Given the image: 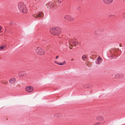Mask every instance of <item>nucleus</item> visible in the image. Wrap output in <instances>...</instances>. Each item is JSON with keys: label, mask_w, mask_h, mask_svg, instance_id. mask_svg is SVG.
Wrapping results in <instances>:
<instances>
[{"label": "nucleus", "mask_w": 125, "mask_h": 125, "mask_svg": "<svg viewBox=\"0 0 125 125\" xmlns=\"http://www.w3.org/2000/svg\"><path fill=\"white\" fill-rule=\"evenodd\" d=\"M66 63V62L65 61H64V62H63V63L64 64H65Z\"/></svg>", "instance_id": "nucleus-25"}, {"label": "nucleus", "mask_w": 125, "mask_h": 125, "mask_svg": "<svg viewBox=\"0 0 125 125\" xmlns=\"http://www.w3.org/2000/svg\"><path fill=\"white\" fill-rule=\"evenodd\" d=\"M43 16V13L41 11H40L38 14H33V17L36 19H37L38 17L42 18Z\"/></svg>", "instance_id": "nucleus-4"}, {"label": "nucleus", "mask_w": 125, "mask_h": 125, "mask_svg": "<svg viewBox=\"0 0 125 125\" xmlns=\"http://www.w3.org/2000/svg\"><path fill=\"white\" fill-rule=\"evenodd\" d=\"M58 58V56H57L56 57V59H57Z\"/></svg>", "instance_id": "nucleus-30"}, {"label": "nucleus", "mask_w": 125, "mask_h": 125, "mask_svg": "<svg viewBox=\"0 0 125 125\" xmlns=\"http://www.w3.org/2000/svg\"><path fill=\"white\" fill-rule=\"evenodd\" d=\"M46 5L50 9L54 7V3L53 2H49L47 3Z\"/></svg>", "instance_id": "nucleus-7"}, {"label": "nucleus", "mask_w": 125, "mask_h": 125, "mask_svg": "<svg viewBox=\"0 0 125 125\" xmlns=\"http://www.w3.org/2000/svg\"><path fill=\"white\" fill-rule=\"evenodd\" d=\"M34 90L33 87L31 86H27L25 87V90L27 92H32Z\"/></svg>", "instance_id": "nucleus-6"}, {"label": "nucleus", "mask_w": 125, "mask_h": 125, "mask_svg": "<svg viewBox=\"0 0 125 125\" xmlns=\"http://www.w3.org/2000/svg\"><path fill=\"white\" fill-rule=\"evenodd\" d=\"M5 31H8V30H7V28H5Z\"/></svg>", "instance_id": "nucleus-28"}, {"label": "nucleus", "mask_w": 125, "mask_h": 125, "mask_svg": "<svg viewBox=\"0 0 125 125\" xmlns=\"http://www.w3.org/2000/svg\"><path fill=\"white\" fill-rule=\"evenodd\" d=\"M16 80L15 78H13L9 80V82L11 84H13L14 83L16 82Z\"/></svg>", "instance_id": "nucleus-14"}, {"label": "nucleus", "mask_w": 125, "mask_h": 125, "mask_svg": "<svg viewBox=\"0 0 125 125\" xmlns=\"http://www.w3.org/2000/svg\"><path fill=\"white\" fill-rule=\"evenodd\" d=\"M9 24L11 26H14V24H15V23L12 21H10V22Z\"/></svg>", "instance_id": "nucleus-18"}, {"label": "nucleus", "mask_w": 125, "mask_h": 125, "mask_svg": "<svg viewBox=\"0 0 125 125\" xmlns=\"http://www.w3.org/2000/svg\"><path fill=\"white\" fill-rule=\"evenodd\" d=\"M59 65H64V64H63V63H59Z\"/></svg>", "instance_id": "nucleus-26"}, {"label": "nucleus", "mask_w": 125, "mask_h": 125, "mask_svg": "<svg viewBox=\"0 0 125 125\" xmlns=\"http://www.w3.org/2000/svg\"><path fill=\"white\" fill-rule=\"evenodd\" d=\"M6 47V45H3L2 46H0V51L4 49H5Z\"/></svg>", "instance_id": "nucleus-16"}, {"label": "nucleus", "mask_w": 125, "mask_h": 125, "mask_svg": "<svg viewBox=\"0 0 125 125\" xmlns=\"http://www.w3.org/2000/svg\"><path fill=\"white\" fill-rule=\"evenodd\" d=\"M18 7L19 10L22 12L26 13L27 12V10L25 5L22 2L19 3Z\"/></svg>", "instance_id": "nucleus-1"}, {"label": "nucleus", "mask_w": 125, "mask_h": 125, "mask_svg": "<svg viewBox=\"0 0 125 125\" xmlns=\"http://www.w3.org/2000/svg\"><path fill=\"white\" fill-rule=\"evenodd\" d=\"M65 19L70 21H73L74 19V18L73 17L68 15H65L64 17Z\"/></svg>", "instance_id": "nucleus-8"}, {"label": "nucleus", "mask_w": 125, "mask_h": 125, "mask_svg": "<svg viewBox=\"0 0 125 125\" xmlns=\"http://www.w3.org/2000/svg\"><path fill=\"white\" fill-rule=\"evenodd\" d=\"M51 33L54 35H58L60 33L58 32H51Z\"/></svg>", "instance_id": "nucleus-15"}, {"label": "nucleus", "mask_w": 125, "mask_h": 125, "mask_svg": "<svg viewBox=\"0 0 125 125\" xmlns=\"http://www.w3.org/2000/svg\"><path fill=\"white\" fill-rule=\"evenodd\" d=\"M99 124H100V123L99 122H98V123L94 124L93 125H98Z\"/></svg>", "instance_id": "nucleus-22"}, {"label": "nucleus", "mask_w": 125, "mask_h": 125, "mask_svg": "<svg viewBox=\"0 0 125 125\" xmlns=\"http://www.w3.org/2000/svg\"><path fill=\"white\" fill-rule=\"evenodd\" d=\"M102 61V59L100 57H99L96 59V63L97 64H100Z\"/></svg>", "instance_id": "nucleus-10"}, {"label": "nucleus", "mask_w": 125, "mask_h": 125, "mask_svg": "<svg viewBox=\"0 0 125 125\" xmlns=\"http://www.w3.org/2000/svg\"><path fill=\"white\" fill-rule=\"evenodd\" d=\"M54 63H56V64H59L58 63V62L56 61H54Z\"/></svg>", "instance_id": "nucleus-23"}, {"label": "nucleus", "mask_w": 125, "mask_h": 125, "mask_svg": "<svg viewBox=\"0 0 125 125\" xmlns=\"http://www.w3.org/2000/svg\"><path fill=\"white\" fill-rule=\"evenodd\" d=\"M96 120L99 121H102L104 120V117L101 116H97L96 118Z\"/></svg>", "instance_id": "nucleus-11"}, {"label": "nucleus", "mask_w": 125, "mask_h": 125, "mask_svg": "<svg viewBox=\"0 0 125 125\" xmlns=\"http://www.w3.org/2000/svg\"><path fill=\"white\" fill-rule=\"evenodd\" d=\"M86 58V56L85 55H83L82 57V60L84 61V59Z\"/></svg>", "instance_id": "nucleus-19"}, {"label": "nucleus", "mask_w": 125, "mask_h": 125, "mask_svg": "<svg viewBox=\"0 0 125 125\" xmlns=\"http://www.w3.org/2000/svg\"><path fill=\"white\" fill-rule=\"evenodd\" d=\"M112 16H113V15H109V16L110 17H112Z\"/></svg>", "instance_id": "nucleus-29"}, {"label": "nucleus", "mask_w": 125, "mask_h": 125, "mask_svg": "<svg viewBox=\"0 0 125 125\" xmlns=\"http://www.w3.org/2000/svg\"><path fill=\"white\" fill-rule=\"evenodd\" d=\"M113 0H103L104 2L106 4H109L112 3Z\"/></svg>", "instance_id": "nucleus-12"}, {"label": "nucleus", "mask_w": 125, "mask_h": 125, "mask_svg": "<svg viewBox=\"0 0 125 125\" xmlns=\"http://www.w3.org/2000/svg\"><path fill=\"white\" fill-rule=\"evenodd\" d=\"M113 57V56L112 55V56H111V57Z\"/></svg>", "instance_id": "nucleus-31"}, {"label": "nucleus", "mask_w": 125, "mask_h": 125, "mask_svg": "<svg viewBox=\"0 0 125 125\" xmlns=\"http://www.w3.org/2000/svg\"><path fill=\"white\" fill-rule=\"evenodd\" d=\"M2 27L1 26H0V31H1L2 30Z\"/></svg>", "instance_id": "nucleus-24"}, {"label": "nucleus", "mask_w": 125, "mask_h": 125, "mask_svg": "<svg viewBox=\"0 0 125 125\" xmlns=\"http://www.w3.org/2000/svg\"><path fill=\"white\" fill-rule=\"evenodd\" d=\"M58 2L60 3H62L63 1V0H57Z\"/></svg>", "instance_id": "nucleus-20"}, {"label": "nucleus", "mask_w": 125, "mask_h": 125, "mask_svg": "<svg viewBox=\"0 0 125 125\" xmlns=\"http://www.w3.org/2000/svg\"><path fill=\"white\" fill-rule=\"evenodd\" d=\"M62 31L61 28L59 27H54L50 29V31Z\"/></svg>", "instance_id": "nucleus-5"}, {"label": "nucleus", "mask_w": 125, "mask_h": 125, "mask_svg": "<svg viewBox=\"0 0 125 125\" xmlns=\"http://www.w3.org/2000/svg\"><path fill=\"white\" fill-rule=\"evenodd\" d=\"M123 17L125 19V12L123 14Z\"/></svg>", "instance_id": "nucleus-21"}, {"label": "nucleus", "mask_w": 125, "mask_h": 125, "mask_svg": "<svg viewBox=\"0 0 125 125\" xmlns=\"http://www.w3.org/2000/svg\"><path fill=\"white\" fill-rule=\"evenodd\" d=\"M122 75L119 73H117L115 75V77L117 78H121Z\"/></svg>", "instance_id": "nucleus-17"}, {"label": "nucleus", "mask_w": 125, "mask_h": 125, "mask_svg": "<svg viewBox=\"0 0 125 125\" xmlns=\"http://www.w3.org/2000/svg\"><path fill=\"white\" fill-rule=\"evenodd\" d=\"M54 116L55 117L59 118L62 117V115L61 114L59 113H56L54 114Z\"/></svg>", "instance_id": "nucleus-13"}, {"label": "nucleus", "mask_w": 125, "mask_h": 125, "mask_svg": "<svg viewBox=\"0 0 125 125\" xmlns=\"http://www.w3.org/2000/svg\"><path fill=\"white\" fill-rule=\"evenodd\" d=\"M74 60V59H71V61H73Z\"/></svg>", "instance_id": "nucleus-27"}, {"label": "nucleus", "mask_w": 125, "mask_h": 125, "mask_svg": "<svg viewBox=\"0 0 125 125\" xmlns=\"http://www.w3.org/2000/svg\"><path fill=\"white\" fill-rule=\"evenodd\" d=\"M36 52L39 55H43L45 53L44 51L43 50L39 47H37L36 49H35Z\"/></svg>", "instance_id": "nucleus-3"}, {"label": "nucleus", "mask_w": 125, "mask_h": 125, "mask_svg": "<svg viewBox=\"0 0 125 125\" xmlns=\"http://www.w3.org/2000/svg\"><path fill=\"white\" fill-rule=\"evenodd\" d=\"M69 48L71 49L73 46H75L78 44V43L77 41H74L72 39L69 40Z\"/></svg>", "instance_id": "nucleus-2"}, {"label": "nucleus", "mask_w": 125, "mask_h": 125, "mask_svg": "<svg viewBox=\"0 0 125 125\" xmlns=\"http://www.w3.org/2000/svg\"><path fill=\"white\" fill-rule=\"evenodd\" d=\"M18 75L20 77L25 76L26 75V73L24 71L20 72L18 73Z\"/></svg>", "instance_id": "nucleus-9"}]
</instances>
